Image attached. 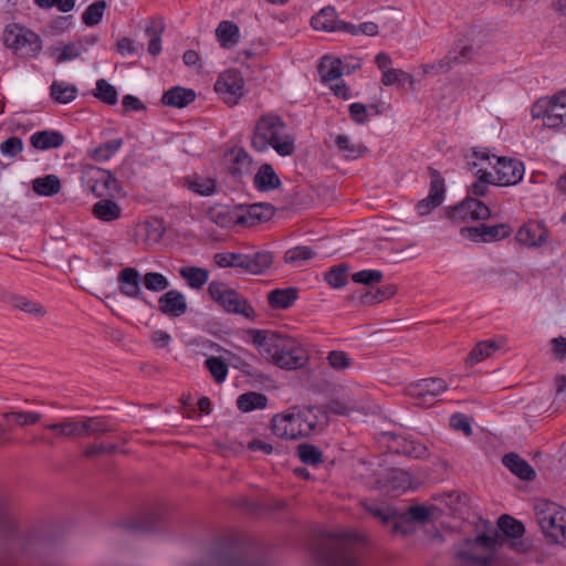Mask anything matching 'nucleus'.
Masks as SVG:
<instances>
[{
    "mask_svg": "<svg viewBox=\"0 0 566 566\" xmlns=\"http://www.w3.org/2000/svg\"><path fill=\"white\" fill-rule=\"evenodd\" d=\"M244 80L240 71L230 69L219 74L214 91L229 105L238 104L243 95Z\"/></svg>",
    "mask_w": 566,
    "mask_h": 566,
    "instance_id": "f8f14e48",
    "label": "nucleus"
},
{
    "mask_svg": "<svg viewBox=\"0 0 566 566\" xmlns=\"http://www.w3.org/2000/svg\"><path fill=\"white\" fill-rule=\"evenodd\" d=\"M347 271L348 266L345 263H340L332 266L324 274V279L327 284L334 289H339L346 285L347 283Z\"/></svg>",
    "mask_w": 566,
    "mask_h": 566,
    "instance_id": "13d9d810",
    "label": "nucleus"
},
{
    "mask_svg": "<svg viewBox=\"0 0 566 566\" xmlns=\"http://www.w3.org/2000/svg\"><path fill=\"white\" fill-rule=\"evenodd\" d=\"M318 74L321 82L328 85L342 77L344 74V66L339 59H331L324 56L318 64Z\"/></svg>",
    "mask_w": 566,
    "mask_h": 566,
    "instance_id": "473e14b6",
    "label": "nucleus"
},
{
    "mask_svg": "<svg viewBox=\"0 0 566 566\" xmlns=\"http://www.w3.org/2000/svg\"><path fill=\"white\" fill-rule=\"evenodd\" d=\"M82 54L83 48L81 46V43H77L76 40L63 45L62 49L54 48L51 52V55L55 56L56 64L73 61L80 57Z\"/></svg>",
    "mask_w": 566,
    "mask_h": 566,
    "instance_id": "09e8293b",
    "label": "nucleus"
},
{
    "mask_svg": "<svg viewBox=\"0 0 566 566\" xmlns=\"http://www.w3.org/2000/svg\"><path fill=\"white\" fill-rule=\"evenodd\" d=\"M499 535L481 534L474 539L467 541L465 548L458 551L455 557L469 566H490L494 558V551L499 544Z\"/></svg>",
    "mask_w": 566,
    "mask_h": 566,
    "instance_id": "6e6552de",
    "label": "nucleus"
},
{
    "mask_svg": "<svg viewBox=\"0 0 566 566\" xmlns=\"http://www.w3.org/2000/svg\"><path fill=\"white\" fill-rule=\"evenodd\" d=\"M209 296L226 312L239 314L247 318L254 319L255 313L250 302L226 283L212 281L208 285Z\"/></svg>",
    "mask_w": 566,
    "mask_h": 566,
    "instance_id": "0eeeda50",
    "label": "nucleus"
},
{
    "mask_svg": "<svg viewBox=\"0 0 566 566\" xmlns=\"http://www.w3.org/2000/svg\"><path fill=\"white\" fill-rule=\"evenodd\" d=\"M474 50L467 44L464 40H459L453 48L439 62V69L442 71L450 70L453 65L468 63L472 60Z\"/></svg>",
    "mask_w": 566,
    "mask_h": 566,
    "instance_id": "5701e85b",
    "label": "nucleus"
},
{
    "mask_svg": "<svg viewBox=\"0 0 566 566\" xmlns=\"http://www.w3.org/2000/svg\"><path fill=\"white\" fill-rule=\"evenodd\" d=\"M444 179H432L429 193L426 198L419 200L416 210L419 216H427L438 208L444 199L446 186Z\"/></svg>",
    "mask_w": 566,
    "mask_h": 566,
    "instance_id": "4be33fe9",
    "label": "nucleus"
},
{
    "mask_svg": "<svg viewBox=\"0 0 566 566\" xmlns=\"http://www.w3.org/2000/svg\"><path fill=\"white\" fill-rule=\"evenodd\" d=\"M164 31L165 23L163 18L150 19L149 24L145 29V33L149 38L147 51L153 56H158L161 53V35Z\"/></svg>",
    "mask_w": 566,
    "mask_h": 566,
    "instance_id": "72a5a7b5",
    "label": "nucleus"
},
{
    "mask_svg": "<svg viewBox=\"0 0 566 566\" xmlns=\"http://www.w3.org/2000/svg\"><path fill=\"white\" fill-rule=\"evenodd\" d=\"M497 526L505 536L511 538H520L525 533L523 523L506 514L500 516Z\"/></svg>",
    "mask_w": 566,
    "mask_h": 566,
    "instance_id": "de8ad7c7",
    "label": "nucleus"
},
{
    "mask_svg": "<svg viewBox=\"0 0 566 566\" xmlns=\"http://www.w3.org/2000/svg\"><path fill=\"white\" fill-rule=\"evenodd\" d=\"M207 218L221 228H232L238 226L237 206L214 205L207 210Z\"/></svg>",
    "mask_w": 566,
    "mask_h": 566,
    "instance_id": "393cba45",
    "label": "nucleus"
},
{
    "mask_svg": "<svg viewBox=\"0 0 566 566\" xmlns=\"http://www.w3.org/2000/svg\"><path fill=\"white\" fill-rule=\"evenodd\" d=\"M490 214L491 210L486 205L471 197L446 210L447 218L454 222L485 220Z\"/></svg>",
    "mask_w": 566,
    "mask_h": 566,
    "instance_id": "ddd939ff",
    "label": "nucleus"
},
{
    "mask_svg": "<svg viewBox=\"0 0 566 566\" xmlns=\"http://www.w3.org/2000/svg\"><path fill=\"white\" fill-rule=\"evenodd\" d=\"M334 144L337 150L346 158V159H357L367 150L365 146L361 144H356L350 140L344 134H338L334 138Z\"/></svg>",
    "mask_w": 566,
    "mask_h": 566,
    "instance_id": "a19ab883",
    "label": "nucleus"
},
{
    "mask_svg": "<svg viewBox=\"0 0 566 566\" xmlns=\"http://www.w3.org/2000/svg\"><path fill=\"white\" fill-rule=\"evenodd\" d=\"M81 421H73L71 419H66L56 423H48L44 424L45 430L54 431L56 436L64 438H72L75 436H81Z\"/></svg>",
    "mask_w": 566,
    "mask_h": 566,
    "instance_id": "3c124183",
    "label": "nucleus"
},
{
    "mask_svg": "<svg viewBox=\"0 0 566 566\" xmlns=\"http://www.w3.org/2000/svg\"><path fill=\"white\" fill-rule=\"evenodd\" d=\"M6 421L13 420L15 426L25 427L40 422L42 415L35 411H10L2 415Z\"/></svg>",
    "mask_w": 566,
    "mask_h": 566,
    "instance_id": "6e6d98bb",
    "label": "nucleus"
},
{
    "mask_svg": "<svg viewBox=\"0 0 566 566\" xmlns=\"http://www.w3.org/2000/svg\"><path fill=\"white\" fill-rule=\"evenodd\" d=\"M77 90L74 85L54 81L50 86V96L60 104L71 103L76 97Z\"/></svg>",
    "mask_w": 566,
    "mask_h": 566,
    "instance_id": "c03bdc74",
    "label": "nucleus"
},
{
    "mask_svg": "<svg viewBox=\"0 0 566 566\" xmlns=\"http://www.w3.org/2000/svg\"><path fill=\"white\" fill-rule=\"evenodd\" d=\"M391 454H402L409 458L422 459L428 455L427 447L401 434L391 433Z\"/></svg>",
    "mask_w": 566,
    "mask_h": 566,
    "instance_id": "aec40b11",
    "label": "nucleus"
},
{
    "mask_svg": "<svg viewBox=\"0 0 566 566\" xmlns=\"http://www.w3.org/2000/svg\"><path fill=\"white\" fill-rule=\"evenodd\" d=\"M117 281L119 292L123 295L140 300L145 302L147 305L151 306V304L147 302L143 292L140 291L142 275L137 269L124 268L123 270L119 271Z\"/></svg>",
    "mask_w": 566,
    "mask_h": 566,
    "instance_id": "a211bd4d",
    "label": "nucleus"
},
{
    "mask_svg": "<svg viewBox=\"0 0 566 566\" xmlns=\"http://www.w3.org/2000/svg\"><path fill=\"white\" fill-rule=\"evenodd\" d=\"M558 92L549 97L538 98L531 107L533 119H542L544 127L558 129L566 126L564 102L557 99Z\"/></svg>",
    "mask_w": 566,
    "mask_h": 566,
    "instance_id": "1a4fd4ad",
    "label": "nucleus"
},
{
    "mask_svg": "<svg viewBox=\"0 0 566 566\" xmlns=\"http://www.w3.org/2000/svg\"><path fill=\"white\" fill-rule=\"evenodd\" d=\"M2 40L6 48L27 59H36L43 48V41L36 32L15 22L4 27Z\"/></svg>",
    "mask_w": 566,
    "mask_h": 566,
    "instance_id": "39448f33",
    "label": "nucleus"
},
{
    "mask_svg": "<svg viewBox=\"0 0 566 566\" xmlns=\"http://www.w3.org/2000/svg\"><path fill=\"white\" fill-rule=\"evenodd\" d=\"M0 533L7 539L15 538L18 534V525L10 517L4 507L0 506Z\"/></svg>",
    "mask_w": 566,
    "mask_h": 566,
    "instance_id": "338daca9",
    "label": "nucleus"
},
{
    "mask_svg": "<svg viewBox=\"0 0 566 566\" xmlns=\"http://www.w3.org/2000/svg\"><path fill=\"white\" fill-rule=\"evenodd\" d=\"M348 112L349 117L354 123L363 125L368 122L370 116L380 114L382 109H380L378 104L365 105L363 103L355 102L348 106Z\"/></svg>",
    "mask_w": 566,
    "mask_h": 566,
    "instance_id": "ea45409f",
    "label": "nucleus"
},
{
    "mask_svg": "<svg viewBox=\"0 0 566 566\" xmlns=\"http://www.w3.org/2000/svg\"><path fill=\"white\" fill-rule=\"evenodd\" d=\"M316 406H293L271 419V430L281 439L297 440L312 436L319 423Z\"/></svg>",
    "mask_w": 566,
    "mask_h": 566,
    "instance_id": "7ed1b4c3",
    "label": "nucleus"
},
{
    "mask_svg": "<svg viewBox=\"0 0 566 566\" xmlns=\"http://www.w3.org/2000/svg\"><path fill=\"white\" fill-rule=\"evenodd\" d=\"M143 282L145 287L151 292H160L169 286L168 279L158 272H147L143 277Z\"/></svg>",
    "mask_w": 566,
    "mask_h": 566,
    "instance_id": "0e129e2a",
    "label": "nucleus"
},
{
    "mask_svg": "<svg viewBox=\"0 0 566 566\" xmlns=\"http://www.w3.org/2000/svg\"><path fill=\"white\" fill-rule=\"evenodd\" d=\"M223 160L231 177H277L269 163L260 166L242 147H233L226 151Z\"/></svg>",
    "mask_w": 566,
    "mask_h": 566,
    "instance_id": "423d86ee",
    "label": "nucleus"
},
{
    "mask_svg": "<svg viewBox=\"0 0 566 566\" xmlns=\"http://www.w3.org/2000/svg\"><path fill=\"white\" fill-rule=\"evenodd\" d=\"M32 190L38 196L52 197L61 190V179H33Z\"/></svg>",
    "mask_w": 566,
    "mask_h": 566,
    "instance_id": "bf43d9fd",
    "label": "nucleus"
},
{
    "mask_svg": "<svg viewBox=\"0 0 566 566\" xmlns=\"http://www.w3.org/2000/svg\"><path fill=\"white\" fill-rule=\"evenodd\" d=\"M245 258L243 270L254 275L265 273L274 262V255L270 251H258L253 254H245Z\"/></svg>",
    "mask_w": 566,
    "mask_h": 566,
    "instance_id": "bb28decb",
    "label": "nucleus"
},
{
    "mask_svg": "<svg viewBox=\"0 0 566 566\" xmlns=\"http://www.w3.org/2000/svg\"><path fill=\"white\" fill-rule=\"evenodd\" d=\"M0 302L34 317H43L46 314V310L41 303L10 291L0 292Z\"/></svg>",
    "mask_w": 566,
    "mask_h": 566,
    "instance_id": "6ab92c4d",
    "label": "nucleus"
},
{
    "mask_svg": "<svg viewBox=\"0 0 566 566\" xmlns=\"http://www.w3.org/2000/svg\"><path fill=\"white\" fill-rule=\"evenodd\" d=\"M448 389L444 379L438 377L423 378L408 385L405 394L416 401L417 406L430 407L436 398Z\"/></svg>",
    "mask_w": 566,
    "mask_h": 566,
    "instance_id": "9d476101",
    "label": "nucleus"
},
{
    "mask_svg": "<svg viewBox=\"0 0 566 566\" xmlns=\"http://www.w3.org/2000/svg\"><path fill=\"white\" fill-rule=\"evenodd\" d=\"M216 35L220 45L227 49L239 42L240 30L234 22L223 20L219 23L216 30Z\"/></svg>",
    "mask_w": 566,
    "mask_h": 566,
    "instance_id": "4c0bfd02",
    "label": "nucleus"
},
{
    "mask_svg": "<svg viewBox=\"0 0 566 566\" xmlns=\"http://www.w3.org/2000/svg\"><path fill=\"white\" fill-rule=\"evenodd\" d=\"M185 295L178 290H169L158 300V310L170 317H179L187 312Z\"/></svg>",
    "mask_w": 566,
    "mask_h": 566,
    "instance_id": "412c9836",
    "label": "nucleus"
},
{
    "mask_svg": "<svg viewBox=\"0 0 566 566\" xmlns=\"http://www.w3.org/2000/svg\"><path fill=\"white\" fill-rule=\"evenodd\" d=\"M268 405V397L256 391H248L237 399V407L242 412H250L255 409H264Z\"/></svg>",
    "mask_w": 566,
    "mask_h": 566,
    "instance_id": "79ce46f5",
    "label": "nucleus"
},
{
    "mask_svg": "<svg viewBox=\"0 0 566 566\" xmlns=\"http://www.w3.org/2000/svg\"><path fill=\"white\" fill-rule=\"evenodd\" d=\"M205 367L217 384H222L228 376L229 366L219 356H210L205 360Z\"/></svg>",
    "mask_w": 566,
    "mask_h": 566,
    "instance_id": "603ef678",
    "label": "nucleus"
},
{
    "mask_svg": "<svg viewBox=\"0 0 566 566\" xmlns=\"http://www.w3.org/2000/svg\"><path fill=\"white\" fill-rule=\"evenodd\" d=\"M93 193L98 198L120 199L126 197L119 179H94Z\"/></svg>",
    "mask_w": 566,
    "mask_h": 566,
    "instance_id": "c85d7f7f",
    "label": "nucleus"
},
{
    "mask_svg": "<svg viewBox=\"0 0 566 566\" xmlns=\"http://www.w3.org/2000/svg\"><path fill=\"white\" fill-rule=\"evenodd\" d=\"M248 334L260 354L281 369L296 370L308 361L307 350L294 337L254 328L249 329Z\"/></svg>",
    "mask_w": 566,
    "mask_h": 566,
    "instance_id": "f257e3e1",
    "label": "nucleus"
},
{
    "mask_svg": "<svg viewBox=\"0 0 566 566\" xmlns=\"http://www.w3.org/2000/svg\"><path fill=\"white\" fill-rule=\"evenodd\" d=\"M106 7L105 0H98L90 4L82 14L83 23L87 27L98 24L103 19Z\"/></svg>",
    "mask_w": 566,
    "mask_h": 566,
    "instance_id": "4d7b16f0",
    "label": "nucleus"
},
{
    "mask_svg": "<svg viewBox=\"0 0 566 566\" xmlns=\"http://www.w3.org/2000/svg\"><path fill=\"white\" fill-rule=\"evenodd\" d=\"M502 463L521 480L533 481L536 478V472L530 463L514 452L505 454Z\"/></svg>",
    "mask_w": 566,
    "mask_h": 566,
    "instance_id": "a878e982",
    "label": "nucleus"
},
{
    "mask_svg": "<svg viewBox=\"0 0 566 566\" xmlns=\"http://www.w3.org/2000/svg\"><path fill=\"white\" fill-rule=\"evenodd\" d=\"M237 222L241 227H254L269 221L275 213L271 203L259 202L252 205H237Z\"/></svg>",
    "mask_w": 566,
    "mask_h": 566,
    "instance_id": "2eb2a0df",
    "label": "nucleus"
},
{
    "mask_svg": "<svg viewBox=\"0 0 566 566\" xmlns=\"http://www.w3.org/2000/svg\"><path fill=\"white\" fill-rule=\"evenodd\" d=\"M382 272L379 270H361L352 274V281L357 284L373 285L382 280Z\"/></svg>",
    "mask_w": 566,
    "mask_h": 566,
    "instance_id": "774afa93",
    "label": "nucleus"
},
{
    "mask_svg": "<svg viewBox=\"0 0 566 566\" xmlns=\"http://www.w3.org/2000/svg\"><path fill=\"white\" fill-rule=\"evenodd\" d=\"M297 455L300 460L307 464L317 467L323 463V452L318 447L310 443H301L297 447Z\"/></svg>",
    "mask_w": 566,
    "mask_h": 566,
    "instance_id": "864d4df0",
    "label": "nucleus"
},
{
    "mask_svg": "<svg viewBox=\"0 0 566 566\" xmlns=\"http://www.w3.org/2000/svg\"><path fill=\"white\" fill-rule=\"evenodd\" d=\"M251 147L261 153L273 148L282 157L291 156L296 150L295 138L287 133L286 122L273 112L263 114L256 119L251 136Z\"/></svg>",
    "mask_w": 566,
    "mask_h": 566,
    "instance_id": "f03ea898",
    "label": "nucleus"
},
{
    "mask_svg": "<svg viewBox=\"0 0 566 566\" xmlns=\"http://www.w3.org/2000/svg\"><path fill=\"white\" fill-rule=\"evenodd\" d=\"M298 298L296 287L275 289L268 294V304L273 310H287Z\"/></svg>",
    "mask_w": 566,
    "mask_h": 566,
    "instance_id": "7c9ffc66",
    "label": "nucleus"
},
{
    "mask_svg": "<svg viewBox=\"0 0 566 566\" xmlns=\"http://www.w3.org/2000/svg\"><path fill=\"white\" fill-rule=\"evenodd\" d=\"M64 135L59 130H40L31 135V145L39 150L59 148L64 143Z\"/></svg>",
    "mask_w": 566,
    "mask_h": 566,
    "instance_id": "2f4dec72",
    "label": "nucleus"
},
{
    "mask_svg": "<svg viewBox=\"0 0 566 566\" xmlns=\"http://www.w3.org/2000/svg\"><path fill=\"white\" fill-rule=\"evenodd\" d=\"M337 23V13L332 7L323 8L311 19L312 28L317 31L335 32Z\"/></svg>",
    "mask_w": 566,
    "mask_h": 566,
    "instance_id": "e433bc0d",
    "label": "nucleus"
},
{
    "mask_svg": "<svg viewBox=\"0 0 566 566\" xmlns=\"http://www.w3.org/2000/svg\"><path fill=\"white\" fill-rule=\"evenodd\" d=\"M196 92L192 88L172 86L161 96V103L168 107L184 108L195 102Z\"/></svg>",
    "mask_w": 566,
    "mask_h": 566,
    "instance_id": "b1692460",
    "label": "nucleus"
},
{
    "mask_svg": "<svg viewBox=\"0 0 566 566\" xmlns=\"http://www.w3.org/2000/svg\"><path fill=\"white\" fill-rule=\"evenodd\" d=\"M549 231L544 221H528L524 223L516 232V241L525 247H541L547 242Z\"/></svg>",
    "mask_w": 566,
    "mask_h": 566,
    "instance_id": "f3484780",
    "label": "nucleus"
},
{
    "mask_svg": "<svg viewBox=\"0 0 566 566\" xmlns=\"http://www.w3.org/2000/svg\"><path fill=\"white\" fill-rule=\"evenodd\" d=\"M185 186L199 196H211L220 192L217 179H184Z\"/></svg>",
    "mask_w": 566,
    "mask_h": 566,
    "instance_id": "49530a36",
    "label": "nucleus"
},
{
    "mask_svg": "<svg viewBox=\"0 0 566 566\" xmlns=\"http://www.w3.org/2000/svg\"><path fill=\"white\" fill-rule=\"evenodd\" d=\"M411 486V475L401 469L391 468V493H402Z\"/></svg>",
    "mask_w": 566,
    "mask_h": 566,
    "instance_id": "e2e57ef3",
    "label": "nucleus"
},
{
    "mask_svg": "<svg viewBox=\"0 0 566 566\" xmlns=\"http://www.w3.org/2000/svg\"><path fill=\"white\" fill-rule=\"evenodd\" d=\"M81 436H98L111 432V424L101 417L86 418L81 421Z\"/></svg>",
    "mask_w": 566,
    "mask_h": 566,
    "instance_id": "a18cd8bd",
    "label": "nucleus"
},
{
    "mask_svg": "<svg viewBox=\"0 0 566 566\" xmlns=\"http://www.w3.org/2000/svg\"><path fill=\"white\" fill-rule=\"evenodd\" d=\"M522 179H476V181L471 186V193L476 197H484L489 189L490 185L506 187V186H515Z\"/></svg>",
    "mask_w": 566,
    "mask_h": 566,
    "instance_id": "5fc2aeb1",
    "label": "nucleus"
},
{
    "mask_svg": "<svg viewBox=\"0 0 566 566\" xmlns=\"http://www.w3.org/2000/svg\"><path fill=\"white\" fill-rule=\"evenodd\" d=\"M93 94L98 101L106 105H115L118 101L117 90L104 78L96 81Z\"/></svg>",
    "mask_w": 566,
    "mask_h": 566,
    "instance_id": "8fccbe9b",
    "label": "nucleus"
},
{
    "mask_svg": "<svg viewBox=\"0 0 566 566\" xmlns=\"http://www.w3.org/2000/svg\"><path fill=\"white\" fill-rule=\"evenodd\" d=\"M245 254L235 252H219L213 255V262L219 268H240L243 270Z\"/></svg>",
    "mask_w": 566,
    "mask_h": 566,
    "instance_id": "052dcab7",
    "label": "nucleus"
},
{
    "mask_svg": "<svg viewBox=\"0 0 566 566\" xmlns=\"http://www.w3.org/2000/svg\"><path fill=\"white\" fill-rule=\"evenodd\" d=\"M495 157L488 147H473L464 155L467 167L475 177H492L489 168L494 169Z\"/></svg>",
    "mask_w": 566,
    "mask_h": 566,
    "instance_id": "dca6fc26",
    "label": "nucleus"
},
{
    "mask_svg": "<svg viewBox=\"0 0 566 566\" xmlns=\"http://www.w3.org/2000/svg\"><path fill=\"white\" fill-rule=\"evenodd\" d=\"M316 256V252L306 245H298L287 250L284 254V261L289 264H295L301 261H308Z\"/></svg>",
    "mask_w": 566,
    "mask_h": 566,
    "instance_id": "680f3d73",
    "label": "nucleus"
},
{
    "mask_svg": "<svg viewBox=\"0 0 566 566\" xmlns=\"http://www.w3.org/2000/svg\"><path fill=\"white\" fill-rule=\"evenodd\" d=\"M159 521V513L151 511L124 522L122 526L129 532L150 533L158 527Z\"/></svg>",
    "mask_w": 566,
    "mask_h": 566,
    "instance_id": "c756f323",
    "label": "nucleus"
},
{
    "mask_svg": "<svg viewBox=\"0 0 566 566\" xmlns=\"http://www.w3.org/2000/svg\"><path fill=\"white\" fill-rule=\"evenodd\" d=\"M312 556L317 566H356V559L340 544L319 543L312 548Z\"/></svg>",
    "mask_w": 566,
    "mask_h": 566,
    "instance_id": "9b49d317",
    "label": "nucleus"
},
{
    "mask_svg": "<svg viewBox=\"0 0 566 566\" xmlns=\"http://www.w3.org/2000/svg\"><path fill=\"white\" fill-rule=\"evenodd\" d=\"M513 232L509 223L488 226L481 223L476 227H463L460 230L464 239L473 242H495L509 238Z\"/></svg>",
    "mask_w": 566,
    "mask_h": 566,
    "instance_id": "4468645a",
    "label": "nucleus"
},
{
    "mask_svg": "<svg viewBox=\"0 0 566 566\" xmlns=\"http://www.w3.org/2000/svg\"><path fill=\"white\" fill-rule=\"evenodd\" d=\"M500 348V345L493 339H486L479 342L470 352L467 358V363L470 366L480 363L481 360L490 357L495 350Z\"/></svg>",
    "mask_w": 566,
    "mask_h": 566,
    "instance_id": "37998d69",
    "label": "nucleus"
},
{
    "mask_svg": "<svg viewBox=\"0 0 566 566\" xmlns=\"http://www.w3.org/2000/svg\"><path fill=\"white\" fill-rule=\"evenodd\" d=\"M535 515L545 538L553 544L566 542V507L547 500L535 504Z\"/></svg>",
    "mask_w": 566,
    "mask_h": 566,
    "instance_id": "20e7f679",
    "label": "nucleus"
},
{
    "mask_svg": "<svg viewBox=\"0 0 566 566\" xmlns=\"http://www.w3.org/2000/svg\"><path fill=\"white\" fill-rule=\"evenodd\" d=\"M123 145V138H114L92 148L88 150V155L96 163H105L114 157Z\"/></svg>",
    "mask_w": 566,
    "mask_h": 566,
    "instance_id": "c9c22d12",
    "label": "nucleus"
},
{
    "mask_svg": "<svg viewBox=\"0 0 566 566\" xmlns=\"http://www.w3.org/2000/svg\"><path fill=\"white\" fill-rule=\"evenodd\" d=\"M179 275L187 281L189 287L195 290L201 289L209 280V271L195 265L180 268Z\"/></svg>",
    "mask_w": 566,
    "mask_h": 566,
    "instance_id": "58836bf2",
    "label": "nucleus"
},
{
    "mask_svg": "<svg viewBox=\"0 0 566 566\" xmlns=\"http://www.w3.org/2000/svg\"><path fill=\"white\" fill-rule=\"evenodd\" d=\"M363 506L371 516L379 520L384 525L389 524V505L379 504L374 500L365 501Z\"/></svg>",
    "mask_w": 566,
    "mask_h": 566,
    "instance_id": "69168bd1",
    "label": "nucleus"
},
{
    "mask_svg": "<svg viewBox=\"0 0 566 566\" xmlns=\"http://www.w3.org/2000/svg\"><path fill=\"white\" fill-rule=\"evenodd\" d=\"M92 214L104 222H112L122 217V208L109 198H102L92 207Z\"/></svg>",
    "mask_w": 566,
    "mask_h": 566,
    "instance_id": "f704fd0d",
    "label": "nucleus"
},
{
    "mask_svg": "<svg viewBox=\"0 0 566 566\" xmlns=\"http://www.w3.org/2000/svg\"><path fill=\"white\" fill-rule=\"evenodd\" d=\"M494 171L497 177H524V163L515 157L496 156Z\"/></svg>",
    "mask_w": 566,
    "mask_h": 566,
    "instance_id": "cd10ccee",
    "label": "nucleus"
}]
</instances>
